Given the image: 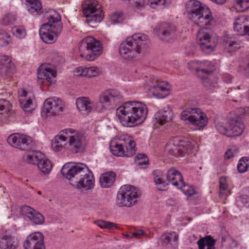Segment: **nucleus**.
I'll return each instance as SVG.
<instances>
[{"label":"nucleus","mask_w":249,"mask_h":249,"mask_svg":"<svg viewBox=\"0 0 249 249\" xmlns=\"http://www.w3.org/2000/svg\"><path fill=\"white\" fill-rule=\"evenodd\" d=\"M237 169L240 173H244L246 172L248 168L247 167V163L244 160L243 158L239 160V163L237 165Z\"/></svg>","instance_id":"nucleus-52"},{"label":"nucleus","mask_w":249,"mask_h":249,"mask_svg":"<svg viewBox=\"0 0 249 249\" xmlns=\"http://www.w3.org/2000/svg\"><path fill=\"white\" fill-rule=\"evenodd\" d=\"M223 44L227 51L231 53L239 47V41L235 38L225 36L223 39Z\"/></svg>","instance_id":"nucleus-34"},{"label":"nucleus","mask_w":249,"mask_h":249,"mask_svg":"<svg viewBox=\"0 0 249 249\" xmlns=\"http://www.w3.org/2000/svg\"><path fill=\"white\" fill-rule=\"evenodd\" d=\"M65 105L61 100L57 98H50L46 99L42 108V113L56 115L63 111Z\"/></svg>","instance_id":"nucleus-17"},{"label":"nucleus","mask_w":249,"mask_h":249,"mask_svg":"<svg viewBox=\"0 0 249 249\" xmlns=\"http://www.w3.org/2000/svg\"><path fill=\"white\" fill-rule=\"evenodd\" d=\"M223 79L225 82L231 83L232 80V77L229 74H225L223 76Z\"/></svg>","instance_id":"nucleus-57"},{"label":"nucleus","mask_w":249,"mask_h":249,"mask_svg":"<svg viewBox=\"0 0 249 249\" xmlns=\"http://www.w3.org/2000/svg\"><path fill=\"white\" fill-rule=\"evenodd\" d=\"M24 249H45L44 236L40 232H35L27 236L23 243Z\"/></svg>","instance_id":"nucleus-19"},{"label":"nucleus","mask_w":249,"mask_h":249,"mask_svg":"<svg viewBox=\"0 0 249 249\" xmlns=\"http://www.w3.org/2000/svg\"><path fill=\"white\" fill-rule=\"evenodd\" d=\"M26 160L30 163L36 164L39 170L44 174H48L52 170L51 161L44 157V155L39 151L28 154Z\"/></svg>","instance_id":"nucleus-12"},{"label":"nucleus","mask_w":249,"mask_h":249,"mask_svg":"<svg viewBox=\"0 0 249 249\" xmlns=\"http://www.w3.org/2000/svg\"><path fill=\"white\" fill-rule=\"evenodd\" d=\"M166 178L172 185L176 187L183 184V178L181 174L175 168H171L168 170Z\"/></svg>","instance_id":"nucleus-27"},{"label":"nucleus","mask_w":249,"mask_h":249,"mask_svg":"<svg viewBox=\"0 0 249 249\" xmlns=\"http://www.w3.org/2000/svg\"><path fill=\"white\" fill-rule=\"evenodd\" d=\"M14 64L7 55L0 56V75L5 76L14 70Z\"/></svg>","instance_id":"nucleus-26"},{"label":"nucleus","mask_w":249,"mask_h":249,"mask_svg":"<svg viewBox=\"0 0 249 249\" xmlns=\"http://www.w3.org/2000/svg\"><path fill=\"white\" fill-rule=\"evenodd\" d=\"M94 181L93 174L91 171L89 170L86 176L82 178V179L79 180L76 184L73 185H75L78 189L88 191L93 188Z\"/></svg>","instance_id":"nucleus-25"},{"label":"nucleus","mask_w":249,"mask_h":249,"mask_svg":"<svg viewBox=\"0 0 249 249\" xmlns=\"http://www.w3.org/2000/svg\"><path fill=\"white\" fill-rule=\"evenodd\" d=\"M148 40V37L146 35L134 34L121 43L119 53L125 59L131 61L135 60L141 53Z\"/></svg>","instance_id":"nucleus-3"},{"label":"nucleus","mask_w":249,"mask_h":249,"mask_svg":"<svg viewBox=\"0 0 249 249\" xmlns=\"http://www.w3.org/2000/svg\"><path fill=\"white\" fill-rule=\"evenodd\" d=\"M135 164L141 167L145 168L149 164V160L145 154L139 153L137 155L134 159Z\"/></svg>","instance_id":"nucleus-39"},{"label":"nucleus","mask_w":249,"mask_h":249,"mask_svg":"<svg viewBox=\"0 0 249 249\" xmlns=\"http://www.w3.org/2000/svg\"><path fill=\"white\" fill-rule=\"evenodd\" d=\"M180 119L197 126L196 129L204 127L208 122L206 115L197 108H188L185 109L180 114Z\"/></svg>","instance_id":"nucleus-10"},{"label":"nucleus","mask_w":249,"mask_h":249,"mask_svg":"<svg viewBox=\"0 0 249 249\" xmlns=\"http://www.w3.org/2000/svg\"><path fill=\"white\" fill-rule=\"evenodd\" d=\"M124 144L125 157H131L136 152L137 148L135 142L129 137L123 138Z\"/></svg>","instance_id":"nucleus-33"},{"label":"nucleus","mask_w":249,"mask_h":249,"mask_svg":"<svg viewBox=\"0 0 249 249\" xmlns=\"http://www.w3.org/2000/svg\"><path fill=\"white\" fill-rule=\"evenodd\" d=\"M234 30L238 35L249 36V16L237 17L234 23Z\"/></svg>","instance_id":"nucleus-24"},{"label":"nucleus","mask_w":249,"mask_h":249,"mask_svg":"<svg viewBox=\"0 0 249 249\" xmlns=\"http://www.w3.org/2000/svg\"><path fill=\"white\" fill-rule=\"evenodd\" d=\"M83 13L89 25L93 27L95 23L100 22L103 19L101 6L95 0H86L82 4Z\"/></svg>","instance_id":"nucleus-8"},{"label":"nucleus","mask_w":249,"mask_h":249,"mask_svg":"<svg viewBox=\"0 0 249 249\" xmlns=\"http://www.w3.org/2000/svg\"><path fill=\"white\" fill-rule=\"evenodd\" d=\"M27 6L28 11L31 14L35 15L39 14L42 10V5L39 0L30 3Z\"/></svg>","instance_id":"nucleus-40"},{"label":"nucleus","mask_w":249,"mask_h":249,"mask_svg":"<svg viewBox=\"0 0 249 249\" xmlns=\"http://www.w3.org/2000/svg\"><path fill=\"white\" fill-rule=\"evenodd\" d=\"M10 40V35L6 32L0 30V46H7L9 44Z\"/></svg>","instance_id":"nucleus-47"},{"label":"nucleus","mask_w":249,"mask_h":249,"mask_svg":"<svg viewBox=\"0 0 249 249\" xmlns=\"http://www.w3.org/2000/svg\"><path fill=\"white\" fill-rule=\"evenodd\" d=\"M155 31L160 39L169 41L174 37L176 28L172 24L163 22L157 25L155 28Z\"/></svg>","instance_id":"nucleus-22"},{"label":"nucleus","mask_w":249,"mask_h":249,"mask_svg":"<svg viewBox=\"0 0 249 249\" xmlns=\"http://www.w3.org/2000/svg\"><path fill=\"white\" fill-rule=\"evenodd\" d=\"M239 111L244 114H249V107L240 108Z\"/></svg>","instance_id":"nucleus-59"},{"label":"nucleus","mask_w":249,"mask_h":249,"mask_svg":"<svg viewBox=\"0 0 249 249\" xmlns=\"http://www.w3.org/2000/svg\"><path fill=\"white\" fill-rule=\"evenodd\" d=\"M212 1L217 3V4H223L226 0H211Z\"/></svg>","instance_id":"nucleus-60"},{"label":"nucleus","mask_w":249,"mask_h":249,"mask_svg":"<svg viewBox=\"0 0 249 249\" xmlns=\"http://www.w3.org/2000/svg\"><path fill=\"white\" fill-rule=\"evenodd\" d=\"M116 17V14H114L112 18V20H113V22H114V23L118 22L119 21L118 20L115 19Z\"/></svg>","instance_id":"nucleus-63"},{"label":"nucleus","mask_w":249,"mask_h":249,"mask_svg":"<svg viewBox=\"0 0 249 249\" xmlns=\"http://www.w3.org/2000/svg\"><path fill=\"white\" fill-rule=\"evenodd\" d=\"M186 12L191 21L202 28L197 35L201 50L205 53L211 52L217 44V37L203 31L204 29L210 28L216 21L210 9L198 0H190L186 4Z\"/></svg>","instance_id":"nucleus-1"},{"label":"nucleus","mask_w":249,"mask_h":249,"mask_svg":"<svg viewBox=\"0 0 249 249\" xmlns=\"http://www.w3.org/2000/svg\"><path fill=\"white\" fill-rule=\"evenodd\" d=\"M216 127L220 133L232 137L240 135L245 128V125L240 117L231 114L226 125L219 122L216 124Z\"/></svg>","instance_id":"nucleus-5"},{"label":"nucleus","mask_w":249,"mask_h":249,"mask_svg":"<svg viewBox=\"0 0 249 249\" xmlns=\"http://www.w3.org/2000/svg\"><path fill=\"white\" fill-rule=\"evenodd\" d=\"M22 2L24 3L26 5H28L29 3L35 2V1H38V0H22Z\"/></svg>","instance_id":"nucleus-61"},{"label":"nucleus","mask_w":249,"mask_h":249,"mask_svg":"<svg viewBox=\"0 0 249 249\" xmlns=\"http://www.w3.org/2000/svg\"><path fill=\"white\" fill-rule=\"evenodd\" d=\"M173 113L169 108L160 110L155 114L157 123L162 125L172 120Z\"/></svg>","instance_id":"nucleus-28"},{"label":"nucleus","mask_w":249,"mask_h":249,"mask_svg":"<svg viewBox=\"0 0 249 249\" xmlns=\"http://www.w3.org/2000/svg\"><path fill=\"white\" fill-rule=\"evenodd\" d=\"M56 76L55 71L50 64H43L37 69L38 78L42 80L43 83H54L56 81Z\"/></svg>","instance_id":"nucleus-20"},{"label":"nucleus","mask_w":249,"mask_h":249,"mask_svg":"<svg viewBox=\"0 0 249 249\" xmlns=\"http://www.w3.org/2000/svg\"><path fill=\"white\" fill-rule=\"evenodd\" d=\"M90 170L85 164L76 163L73 164H65L61 172L63 176L71 181V184H76L79 180L86 176Z\"/></svg>","instance_id":"nucleus-9"},{"label":"nucleus","mask_w":249,"mask_h":249,"mask_svg":"<svg viewBox=\"0 0 249 249\" xmlns=\"http://www.w3.org/2000/svg\"><path fill=\"white\" fill-rule=\"evenodd\" d=\"M244 74L247 76H249V59L248 63H247L246 66L243 69Z\"/></svg>","instance_id":"nucleus-58"},{"label":"nucleus","mask_w":249,"mask_h":249,"mask_svg":"<svg viewBox=\"0 0 249 249\" xmlns=\"http://www.w3.org/2000/svg\"><path fill=\"white\" fill-rule=\"evenodd\" d=\"M154 175V181L156 185L157 189L160 191H164L167 190L168 183L164 179V176L160 171H154L153 172Z\"/></svg>","instance_id":"nucleus-31"},{"label":"nucleus","mask_w":249,"mask_h":249,"mask_svg":"<svg viewBox=\"0 0 249 249\" xmlns=\"http://www.w3.org/2000/svg\"><path fill=\"white\" fill-rule=\"evenodd\" d=\"M122 138L119 142H111L110 144V149L112 153L116 156L125 157L124 144Z\"/></svg>","instance_id":"nucleus-30"},{"label":"nucleus","mask_w":249,"mask_h":249,"mask_svg":"<svg viewBox=\"0 0 249 249\" xmlns=\"http://www.w3.org/2000/svg\"><path fill=\"white\" fill-rule=\"evenodd\" d=\"M94 223L102 229H113L118 228L115 223L102 220H97L94 222Z\"/></svg>","instance_id":"nucleus-44"},{"label":"nucleus","mask_w":249,"mask_h":249,"mask_svg":"<svg viewBox=\"0 0 249 249\" xmlns=\"http://www.w3.org/2000/svg\"><path fill=\"white\" fill-rule=\"evenodd\" d=\"M144 234V232L142 230H139L133 232L131 234V236L133 238H138L141 235H142Z\"/></svg>","instance_id":"nucleus-54"},{"label":"nucleus","mask_w":249,"mask_h":249,"mask_svg":"<svg viewBox=\"0 0 249 249\" xmlns=\"http://www.w3.org/2000/svg\"><path fill=\"white\" fill-rule=\"evenodd\" d=\"M79 50L80 56L85 58L88 61H93L102 52V46L101 42L89 36L84 38L81 42Z\"/></svg>","instance_id":"nucleus-6"},{"label":"nucleus","mask_w":249,"mask_h":249,"mask_svg":"<svg viewBox=\"0 0 249 249\" xmlns=\"http://www.w3.org/2000/svg\"><path fill=\"white\" fill-rule=\"evenodd\" d=\"M238 154V150L234 146L231 147L225 153V159H229L235 156Z\"/></svg>","instance_id":"nucleus-50"},{"label":"nucleus","mask_w":249,"mask_h":249,"mask_svg":"<svg viewBox=\"0 0 249 249\" xmlns=\"http://www.w3.org/2000/svg\"><path fill=\"white\" fill-rule=\"evenodd\" d=\"M199 249H214L215 240L210 236L199 239L197 242Z\"/></svg>","instance_id":"nucleus-35"},{"label":"nucleus","mask_w":249,"mask_h":249,"mask_svg":"<svg viewBox=\"0 0 249 249\" xmlns=\"http://www.w3.org/2000/svg\"><path fill=\"white\" fill-rule=\"evenodd\" d=\"M67 137L63 135V134L56 135L53 139L51 146L54 151L56 152L60 151L63 148L62 144L60 142H63L66 141Z\"/></svg>","instance_id":"nucleus-37"},{"label":"nucleus","mask_w":249,"mask_h":249,"mask_svg":"<svg viewBox=\"0 0 249 249\" xmlns=\"http://www.w3.org/2000/svg\"><path fill=\"white\" fill-rule=\"evenodd\" d=\"M178 235L175 232H167L163 234L160 239L162 246H167L172 243L177 242L178 240Z\"/></svg>","instance_id":"nucleus-36"},{"label":"nucleus","mask_w":249,"mask_h":249,"mask_svg":"<svg viewBox=\"0 0 249 249\" xmlns=\"http://www.w3.org/2000/svg\"><path fill=\"white\" fill-rule=\"evenodd\" d=\"M189 68L192 70H195L197 75L203 80V85L209 87L208 77L214 69L213 64L208 60L199 61L194 60L189 62Z\"/></svg>","instance_id":"nucleus-11"},{"label":"nucleus","mask_w":249,"mask_h":249,"mask_svg":"<svg viewBox=\"0 0 249 249\" xmlns=\"http://www.w3.org/2000/svg\"><path fill=\"white\" fill-rule=\"evenodd\" d=\"M85 77L90 78L99 75L102 72L99 68L96 67H91L85 68Z\"/></svg>","instance_id":"nucleus-42"},{"label":"nucleus","mask_w":249,"mask_h":249,"mask_svg":"<svg viewBox=\"0 0 249 249\" xmlns=\"http://www.w3.org/2000/svg\"><path fill=\"white\" fill-rule=\"evenodd\" d=\"M144 5V0H139V1H135L134 3V6L137 9L143 7Z\"/></svg>","instance_id":"nucleus-55"},{"label":"nucleus","mask_w":249,"mask_h":249,"mask_svg":"<svg viewBox=\"0 0 249 249\" xmlns=\"http://www.w3.org/2000/svg\"><path fill=\"white\" fill-rule=\"evenodd\" d=\"M147 111L146 105L142 102L129 101L117 109L116 115L123 125L132 127L143 123Z\"/></svg>","instance_id":"nucleus-2"},{"label":"nucleus","mask_w":249,"mask_h":249,"mask_svg":"<svg viewBox=\"0 0 249 249\" xmlns=\"http://www.w3.org/2000/svg\"><path fill=\"white\" fill-rule=\"evenodd\" d=\"M243 159L245 162L247 163V168H249V158L247 157H243Z\"/></svg>","instance_id":"nucleus-62"},{"label":"nucleus","mask_w":249,"mask_h":249,"mask_svg":"<svg viewBox=\"0 0 249 249\" xmlns=\"http://www.w3.org/2000/svg\"><path fill=\"white\" fill-rule=\"evenodd\" d=\"M18 93L20 96V98L26 99L27 97H28V95H29V94L28 92H27L24 89H22L20 91L18 92Z\"/></svg>","instance_id":"nucleus-56"},{"label":"nucleus","mask_w":249,"mask_h":249,"mask_svg":"<svg viewBox=\"0 0 249 249\" xmlns=\"http://www.w3.org/2000/svg\"><path fill=\"white\" fill-rule=\"evenodd\" d=\"M168 146L170 147L169 153L176 157L183 156L186 153H189L191 150L189 142L183 141L178 138L171 140Z\"/></svg>","instance_id":"nucleus-16"},{"label":"nucleus","mask_w":249,"mask_h":249,"mask_svg":"<svg viewBox=\"0 0 249 249\" xmlns=\"http://www.w3.org/2000/svg\"><path fill=\"white\" fill-rule=\"evenodd\" d=\"M227 182L226 178L221 177L219 178V195L221 197H226L228 196Z\"/></svg>","instance_id":"nucleus-41"},{"label":"nucleus","mask_w":249,"mask_h":249,"mask_svg":"<svg viewBox=\"0 0 249 249\" xmlns=\"http://www.w3.org/2000/svg\"><path fill=\"white\" fill-rule=\"evenodd\" d=\"M11 104L6 99H0V115L10 111Z\"/></svg>","instance_id":"nucleus-45"},{"label":"nucleus","mask_w":249,"mask_h":249,"mask_svg":"<svg viewBox=\"0 0 249 249\" xmlns=\"http://www.w3.org/2000/svg\"><path fill=\"white\" fill-rule=\"evenodd\" d=\"M236 6L242 12L246 11L249 9V0H237Z\"/></svg>","instance_id":"nucleus-49"},{"label":"nucleus","mask_w":249,"mask_h":249,"mask_svg":"<svg viewBox=\"0 0 249 249\" xmlns=\"http://www.w3.org/2000/svg\"><path fill=\"white\" fill-rule=\"evenodd\" d=\"M61 133L63 134L71 135L69 136V148L74 153L82 151L85 145V138L84 135L79 132L74 133L71 128H67L62 130Z\"/></svg>","instance_id":"nucleus-13"},{"label":"nucleus","mask_w":249,"mask_h":249,"mask_svg":"<svg viewBox=\"0 0 249 249\" xmlns=\"http://www.w3.org/2000/svg\"><path fill=\"white\" fill-rule=\"evenodd\" d=\"M151 83L149 90L154 95L160 98H164L169 94L171 86L168 83L154 78L151 80Z\"/></svg>","instance_id":"nucleus-18"},{"label":"nucleus","mask_w":249,"mask_h":249,"mask_svg":"<svg viewBox=\"0 0 249 249\" xmlns=\"http://www.w3.org/2000/svg\"><path fill=\"white\" fill-rule=\"evenodd\" d=\"M33 95L31 94L26 99L19 98V101L21 107L25 112H30L33 106Z\"/></svg>","instance_id":"nucleus-38"},{"label":"nucleus","mask_w":249,"mask_h":249,"mask_svg":"<svg viewBox=\"0 0 249 249\" xmlns=\"http://www.w3.org/2000/svg\"><path fill=\"white\" fill-rule=\"evenodd\" d=\"M21 213L22 215L26 216L33 224L42 225L44 222V216L29 206H23L21 208Z\"/></svg>","instance_id":"nucleus-23"},{"label":"nucleus","mask_w":249,"mask_h":249,"mask_svg":"<svg viewBox=\"0 0 249 249\" xmlns=\"http://www.w3.org/2000/svg\"><path fill=\"white\" fill-rule=\"evenodd\" d=\"M17 16L14 13H8L2 18L1 23L5 26L13 24L17 20Z\"/></svg>","instance_id":"nucleus-43"},{"label":"nucleus","mask_w":249,"mask_h":249,"mask_svg":"<svg viewBox=\"0 0 249 249\" xmlns=\"http://www.w3.org/2000/svg\"><path fill=\"white\" fill-rule=\"evenodd\" d=\"M151 5L163 6L165 4H170L171 0H149Z\"/></svg>","instance_id":"nucleus-51"},{"label":"nucleus","mask_w":249,"mask_h":249,"mask_svg":"<svg viewBox=\"0 0 249 249\" xmlns=\"http://www.w3.org/2000/svg\"><path fill=\"white\" fill-rule=\"evenodd\" d=\"M19 242L16 232L7 231L0 237V249H18Z\"/></svg>","instance_id":"nucleus-21"},{"label":"nucleus","mask_w":249,"mask_h":249,"mask_svg":"<svg viewBox=\"0 0 249 249\" xmlns=\"http://www.w3.org/2000/svg\"><path fill=\"white\" fill-rule=\"evenodd\" d=\"M116 174L113 172H108L102 174L100 178V184L103 188H109L114 183Z\"/></svg>","instance_id":"nucleus-29"},{"label":"nucleus","mask_w":249,"mask_h":249,"mask_svg":"<svg viewBox=\"0 0 249 249\" xmlns=\"http://www.w3.org/2000/svg\"><path fill=\"white\" fill-rule=\"evenodd\" d=\"M49 12L48 22L41 26L39 35L44 42L52 44L54 42L53 35L57 36L61 32L62 25L59 14L54 10H50Z\"/></svg>","instance_id":"nucleus-4"},{"label":"nucleus","mask_w":249,"mask_h":249,"mask_svg":"<svg viewBox=\"0 0 249 249\" xmlns=\"http://www.w3.org/2000/svg\"><path fill=\"white\" fill-rule=\"evenodd\" d=\"M13 34L18 38H23L26 35L25 29L21 26H15L12 28Z\"/></svg>","instance_id":"nucleus-48"},{"label":"nucleus","mask_w":249,"mask_h":249,"mask_svg":"<svg viewBox=\"0 0 249 249\" xmlns=\"http://www.w3.org/2000/svg\"><path fill=\"white\" fill-rule=\"evenodd\" d=\"M139 196L136 187L128 185L122 186L117 195L116 204L121 207H130L136 204Z\"/></svg>","instance_id":"nucleus-7"},{"label":"nucleus","mask_w":249,"mask_h":249,"mask_svg":"<svg viewBox=\"0 0 249 249\" xmlns=\"http://www.w3.org/2000/svg\"><path fill=\"white\" fill-rule=\"evenodd\" d=\"M76 105L77 109L81 111L90 112L93 109L92 103L87 97H82L77 99Z\"/></svg>","instance_id":"nucleus-32"},{"label":"nucleus","mask_w":249,"mask_h":249,"mask_svg":"<svg viewBox=\"0 0 249 249\" xmlns=\"http://www.w3.org/2000/svg\"><path fill=\"white\" fill-rule=\"evenodd\" d=\"M9 144L21 150H28L33 145V142L29 136L15 133L10 135L7 139Z\"/></svg>","instance_id":"nucleus-15"},{"label":"nucleus","mask_w":249,"mask_h":249,"mask_svg":"<svg viewBox=\"0 0 249 249\" xmlns=\"http://www.w3.org/2000/svg\"><path fill=\"white\" fill-rule=\"evenodd\" d=\"M131 234L132 233H130V234H126L125 235V236L126 237H128V238H133V237L131 236Z\"/></svg>","instance_id":"nucleus-64"},{"label":"nucleus","mask_w":249,"mask_h":249,"mask_svg":"<svg viewBox=\"0 0 249 249\" xmlns=\"http://www.w3.org/2000/svg\"><path fill=\"white\" fill-rule=\"evenodd\" d=\"M180 188L182 192L188 196H192L195 194V190L192 186L186 184L183 181V184L179 185L177 187Z\"/></svg>","instance_id":"nucleus-46"},{"label":"nucleus","mask_w":249,"mask_h":249,"mask_svg":"<svg viewBox=\"0 0 249 249\" xmlns=\"http://www.w3.org/2000/svg\"><path fill=\"white\" fill-rule=\"evenodd\" d=\"M75 73L77 76H81L85 77V68L79 67L75 69Z\"/></svg>","instance_id":"nucleus-53"},{"label":"nucleus","mask_w":249,"mask_h":249,"mask_svg":"<svg viewBox=\"0 0 249 249\" xmlns=\"http://www.w3.org/2000/svg\"><path fill=\"white\" fill-rule=\"evenodd\" d=\"M122 99L123 96L118 90L115 89L105 90L99 96V102L105 109L111 105L119 103Z\"/></svg>","instance_id":"nucleus-14"}]
</instances>
